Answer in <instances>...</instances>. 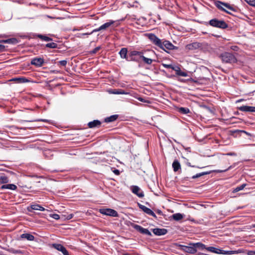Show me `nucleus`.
Returning a JSON list of instances; mask_svg holds the SVG:
<instances>
[{
    "mask_svg": "<svg viewBox=\"0 0 255 255\" xmlns=\"http://www.w3.org/2000/svg\"><path fill=\"white\" fill-rule=\"evenodd\" d=\"M187 165L188 166H190V167H197V166H194V165H192L190 162H187ZM198 168H199V167H198Z\"/></svg>",
    "mask_w": 255,
    "mask_h": 255,
    "instance_id": "4d7b16f0",
    "label": "nucleus"
},
{
    "mask_svg": "<svg viewBox=\"0 0 255 255\" xmlns=\"http://www.w3.org/2000/svg\"><path fill=\"white\" fill-rule=\"evenodd\" d=\"M99 212L104 215L113 217H118V212L111 208H102L99 209Z\"/></svg>",
    "mask_w": 255,
    "mask_h": 255,
    "instance_id": "20e7f679",
    "label": "nucleus"
},
{
    "mask_svg": "<svg viewBox=\"0 0 255 255\" xmlns=\"http://www.w3.org/2000/svg\"><path fill=\"white\" fill-rule=\"evenodd\" d=\"M162 65L163 66V67H164V68H170L173 70H174V69H175V66H174L172 64H164V63H162Z\"/></svg>",
    "mask_w": 255,
    "mask_h": 255,
    "instance_id": "ea45409f",
    "label": "nucleus"
},
{
    "mask_svg": "<svg viewBox=\"0 0 255 255\" xmlns=\"http://www.w3.org/2000/svg\"><path fill=\"white\" fill-rule=\"evenodd\" d=\"M172 167L174 172H177L181 169V165L178 160H174L172 163Z\"/></svg>",
    "mask_w": 255,
    "mask_h": 255,
    "instance_id": "412c9836",
    "label": "nucleus"
},
{
    "mask_svg": "<svg viewBox=\"0 0 255 255\" xmlns=\"http://www.w3.org/2000/svg\"><path fill=\"white\" fill-rule=\"evenodd\" d=\"M113 93H114L115 94H124V92L117 91L115 92H113Z\"/></svg>",
    "mask_w": 255,
    "mask_h": 255,
    "instance_id": "864d4df0",
    "label": "nucleus"
},
{
    "mask_svg": "<svg viewBox=\"0 0 255 255\" xmlns=\"http://www.w3.org/2000/svg\"><path fill=\"white\" fill-rule=\"evenodd\" d=\"M0 43H8V44H16L18 40L15 38H11L5 40H2L0 41Z\"/></svg>",
    "mask_w": 255,
    "mask_h": 255,
    "instance_id": "f3484780",
    "label": "nucleus"
},
{
    "mask_svg": "<svg viewBox=\"0 0 255 255\" xmlns=\"http://www.w3.org/2000/svg\"><path fill=\"white\" fill-rule=\"evenodd\" d=\"M115 22V21L114 20H110L108 22H107L105 23L104 24H102L101 26V28L102 30H105V29L108 28V27H110Z\"/></svg>",
    "mask_w": 255,
    "mask_h": 255,
    "instance_id": "4be33fe9",
    "label": "nucleus"
},
{
    "mask_svg": "<svg viewBox=\"0 0 255 255\" xmlns=\"http://www.w3.org/2000/svg\"><path fill=\"white\" fill-rule=\"evenodd\" d=\"M211 173V171H210L203 172H201V173H197L196 175H193L192 177V179H196V178L200 177H201V176H202L203 175L209 174Z\"/></svg>",
    "mask_w": 255,
    "mask_h": 255,
    "instance_id": "cd10ccee",
    "label": "nucleus"
},
{
    "mask_svg": "<svg viewBox=\"0 0 255 255\" xmlns=\"http://www.w3.org/2000/svg\"><path fill=\"white\" fill-rule=\"evenodd\" d=\"M174 71L176 72V75L183 77H187L188 74L186 72L182 71L178 66H175Z\"/></svg>",
    "mask_w": 255,
    "mask_h": 255,
    "instance_id": "aec40b11",
    "label": "nucleus"
},
{
    "mask_svg": "<svg viewBox=\"0 0 255 255\" xmlns=\"http://www.w3.org/2000/svg\"><path fill=\"white\" fill-rule=\"evenodd\" d=\"M150 210H151L150 209L148 208V209H147V210L146 211V212L145 213L146 214H148V213H149V212H150Z\"/></svg>",
    "mask_w": 255,
    "mask_h": 255,
    "instance_id": "052dcab7",
    "label": "nucleus"
},
{
    "mask_svg": "<svg viewBox=\"0 0 255 255\" xmlns=\"http://www.w3.org/2000/svg\"><path fill=\"white\" fill-rule=\"evenodd\" d=\"M73 215L72 214H70L68 216V219H71L73 218Z\"/></svg>",
    "mask_w": 255,
    "mask_h": 255,
    "instance_id": "13d9d810",
    "label": "nucleus"
},
{
    "mask_svg": "<svg viewBox=\"0 0 255 255\" xmlns=\"http://www.w3.org/2000/svg\"><path fill=\"white\" fill-rule=\"evenodd\" d=\"M11 81L17 82L18 83H24L27 81V80L23 78H15L12 79Z\"/></svg>",
    "mask_w": 255,
    "mask_h": 255,
    "instance_id": "72a5a7b5",
    "label": "nucleus"
},
{
    "mask_svg": "<svg viewBox=\"0 0 255 255\" xmlns=\"http://www.w3.org/2000/svg\"><path fill=\"white\" fill-rule=\"evenodd\" d=\"M9 181L8 178L6 176H0V184L7 183Z\"/></svg>",
    "mask_w": 255,
    "mask_h": 255,
    "instance_id": "7c9ffc66",
    "label": "nucleus"
},
{
    "mask_svg": "<svg viewBox=\"0 0 255 255\" xmlns=\"http://www.w3.org/2000/svg\"><path fill=\"white\" fill-rule=\"evenodd\" d=\"M53 247L59 251H61L63 248L64 247L63 245L59 244H53Z\"/></svg>",
    "mask_w": 255,
    "mask_h": 255,
    "instance_id": "e433bc0d",
    "label": "nucleus"
},
{
    "mask_svg": "<svg viewBox=\"0 0 255 255\" xmlns=\"http://www.w3.org/2000/svg\"><path fill=\"white\" fill-rule=\"evenodd\" d=\"M5 49V46L3 45L0 44V51H3Z\"/></svg>",
    "mask_w": 255,
    "mask_h": 255,
    "instance_id": "5fc2aeb1",
    "label": "nucleus"
},
{
    "mask_svg": "<svg viewBox=\"0 0 255 255\" xmlns=\"http://www.w3.org/2000/svg\"><path fill=\"white\" fill-rule=\"evenodd\" d=\"M36 36L45 41H50L52 40V39L51 38L45 35L38 34L36 35Z\"/></svg>",
    "mask_w": 255,
    "mask_h": 255,
    "instance_id": "393cba45",
    "label": "nucleus"
},
{
    "mask_svg": "<svg viewBox=\"0 0 255 255\" xmlns=\"http://www.w3.org/2000/svg\"><path fill=\"white\" fill-rule=\"evenodd\" d=\"M178 112L182 114H187L190 112L188 108L184 107L179 108L178 109Z\"/></svg>",
    "mask_w": 255,
    "mask_h": 255,
    "instance_id": "bb28decb",
    "label": "nucleus"
},
{
    "mask_svg": "<svg viewBox=\"0 0 255 255\" xmlns=\"http://www.w3.org/2000/svg\"><path fill=\"white\" fill-rule=\"evenodd\" d=\"M194 245L195 246V249L196 250L197 248L201 250L206 249V246L201 243H195Z\"/></svg>",
    "mask_w": 255,
    "mask_h": 255,
    "instance_id": "c756f323",
    "label": "nucleus"
},
{
    "mask_svg": "<svg viewBox=\"0 0 255 255\" xmlns=\"http://www.w3.org/2000/svg\"><path fill=\"white\" fill-rule=\"evenodd\" d=\"M102 30V29L101 28V26H100L99 28H96V29H94V30H93L91 32V33H93L94 32H96L101 31Z\"/></svg>",
    "mask_w": 255,
    "mask_h": 255,
    "instance_id": "8fccbe9b",
    "label": "nucleus"
},
{
    "mask_svg": "<svg viewBox=\"0 0 255 255\" xmlns=\"http://www.w3.org/2000/svg\"><path fill=\"white\" fill-rule=\"evenodd\" d=\"M244 100V99H240L238 101V102H242V101H243Z\"/></svg>",
    "mask_w": 255,
    "mask_h": 255,
    "instance_id": "69168bd1",
    "label": "nucleus"
},
{
    "mask_svg": "<svg viewBox=\"0 0 255 255\" xmlns=\"http://www.w3.org/2000/svg\"><path fill=\"white\" fill-rule=\"evenodd\" d=\"M44 63V59L40 57H35L31 61V64L36 67H41Z\"/></svg>",
    "mask_w": 255,
    "mask_h": 255,
    "instance_id": "1a4fd4ad",
    "label": "nucleus"
},
{
    "mask_svg": "<svg viewBox=\"0 0 255 255\" xmlns=\"http://www.w3.org/2000/svg\"><path fill=\"white\" fill-rule=\"evenodd\" d=\"M172 219L175 221H180L183 218V216L181 213H176L172 215Z\"/></svg>",
    "mask_w": 255,
    "mask_h": 255,
    "instance_id": "a878e982",
    "label": "nucleus"
},
{
    "mask_svg": "<svg viewBox=\"0 0 255 255\" xmlns=\"http://www.w3.org/2000/svg\"><path fill=\"white\" fill-rule=\"evenodd\" d=\"M92 33H84L83 35H90Z\"/></svg>",
    "mask_w": 255,
    "mask_h": 255,
    "instance_id": "e2e57ef3",
    "label": "nucleus"
},
{
    "mask_svg": "<svg viewBox=\"0 0 255 255\" xmlns=\"http://www.w3.org/2000/svg\"><path fill=\"white\" fill-rule=\"evenodd\" d=\"M239 111L244 112H255V107L242 106L238 108Z\"/></svg>",
    "mask_w": 255,
    "mask_h": 255,
    "instance_id": "9d476101",
    "label": "nucleus"
},
{
    "mask_svg": "<svg viewBox=\"0 0 255 255\" xmlns=\"http://www.w3.org/2000/svg\"><path fill=\"white\" fill-rule=\"evenodd\" d=\"M119 54L122 59H125L127 61L129 55H128V49L127 48H122L120 51Z\"/></svg>",
    "mask_w": 255,
    "mask_h": 255,
    "instance_id": "ddd939ff",
    "label": "nucleus"
},
{
    "mask_svg": "<svg viewBox=\"0 0 255 255\" xmlns=\"http://www.w3.org/2000/svg\"><path fill=\"white\" fill-rule=\"evenodd\" d=\"M181 249L184 252L186 253H188L189 254H194L197 252V250L195 249V246L194 244H190L189 246H181Z\"/></svg>",
    "mask_w": 255,
    "mask_h": 255,
    "instance_id": "0eeeda50",
    "label": "nucleus"
},
{
    "mask_svg": "<svg viewBox=\"0 0 255 255\" xmlns=\"http://www.w3.org/2000/svg\"><path fill=\"white\" fill-rule=\"evenodd\" d=\"M222 253L220 254L223 255H231L235 254H238L239 252L237 251H224L222 250V252H221Z\"/></svg>",
    "mask_w": 255,
    "mask_h": 255,
    "instance_id": "c85d7f7f",
    "label": "nucleus"
},
{
    "mask_svg": "<svg viewBox=\"0 0 255 255\" xmlns=\"http://www.w3.org/2000/svg\"><path fill=\"white\" fill-rule=\"evenodd\" d=\"M206 250L209 252L216 253L217 254H220L221 253H222L221 252H222V250L215 248L214 247H207L206 248Z\"/></svg>",
    "mask_w": 255,
    "mask_h": 255,
    "instance_id": "6ab92c4d",
    "label": "nucleus"
},
{
    "mask_svg": "<svg viewBox=\"0 0 255 255\" xmlns=\"http://www.w3.org/2000/svg\"><path fill=\"white\" fill-rule=\"evenodd\" d=\"M0 255H4L0 252Z\"/></svg>",
    "mask_w": 255,
    "mask_h": 255,
    "instance_id": "774afa93",
    "label": "nucleus"
},
{
    "mask_svg": "<svg viewBox=\"0 0 255 255\" xmlns=\"http://www.w3.org/2000/svg\"><path fill=\"white\" fill-rule=\"evenodd\" d=\"M209 24L212 27L220 29H226L228 27V24L224 20L217 18H213L209 20Z\"/></svg>",
    "mask_w": 255,
    "mask_h": 255,
    "instance_id": "7ed1b4c3",
    "label": "nucleus"
},
{
    "mask_svg": "<svg viewBox=\"0 0 255 255\" xmlns=\"http://www.w3.org/2000/svg\"><path fill=\"white\" fill-rule=\"evenodd\" d=\"M59 65L62 66H65L67 64V61L66 60H61L58 62Z\"/></svg>",
    "mask_w": 255,
    "mask_h": 255,
    "instance_id": "c03bdc74",
    "label": "nucleus"
},
{
    "mask_svg": "<svg viewBox=\"0 0 255 255\" xmlns=\"http://www.w3.org/2000/svg\"><path fill=\"white\" fill-rule=\"evenodd\" d=\"M249 255H255V251H250L248 253Z\"/></svg>",
    "mask_w": 255,
    "mask_h": 255,
    "instance_id": "6e6d98bb",
    "label": "nucleus"
},
{
    "mask_svg": "<svg viewBox=\"0 0 255 255\" xmlns=\"http://www.w3.org/2000/svg\"><path fill=\"white\" fill-rule=\"evenodd\" d=\"M223 4L224 5V6L225 7H226V8H227L228 9H229L230 10H231L233 11H236L235 8H234L232 6H231L230 4H229L228 3L223 2Z\"/></svg>",
    "mask_w": 255,
    "mask_h": 255,
    "instance_id": "58836bf2",
    "label": "nucleus"
},
{
    "mask_svg": "<svg viewBox=\"0 0 255 255\" xmlns=\"http://www.w3.org/2000/svg\"><path fill=\"white\" fill-rule=\"evenodd\" d=\"M8 251L12 254H21L23 253V252L20 250H15L13 248H10L8 250Z\"/></svg>",
    "mask_w": 255,
    "mask_h": 255,
    "instance_id": "f704fd0d",
    "label": "nucleus"
},
{
    "mask_svg": "<svg viewBox=\"0 0 255 255\" xmlns=\"http://www.w3.org/2000/svg\"><path fill=\"white\" fill-rule=\"evenodd\" d=\"M230 49L235 51H237L239 49V47L237 46H231L230 47Z\"/></svg>",
    "mask_w": 255,
    "mask_h": 255,
    "instance_id": "de8ad7c7",
    "label": "nucleus"
},
{
    "mask_svg": "<svg viewBox=\"0 0 255 255\" xmlns=\"http://www.w3.org/2000/svg\"><path fill=\"white\" fill-rule=\"evenodd\" d=\"M30 208L32 210H33L44 211L45 210V208L43 207L42 206L37 204L31 205L30 206Z\"/></svg>",
    "mask_w": 255,
    "mask_h": 255,
    "instance_id": "5701e85b",
    "label": "nucleus"
},
{
    "mask_svg": "<svg viewBox=\"0 0 255 255\" xmlns=\"http://www.w3.org/2000/svg\"><path fill=\"white\" fill-rule=\"evenodd\" d=\"M138 207L139 208L141 209L144 213L146 212L147 209H148V208L146 207V206L142 205L141 204H138Z\"/></svg>",
    "mask_w": 255,
    "mask_h": 255,
    "instance_id": "79ce46f5",
    "label": "nucleus"
},
{
    "mask_svg": "<svg viewBox=\"0 0 255 255\" xmlns=\"http://www.w3.org/2000/svg\"><path fill=\"white\" fill-rule=\"evenodd\" d=\"M131 190L132 192L135 194L139 198H142L144 197V193L141 190L140 188L137 186H132L131 187Z\"/></svg>",
    "mask_w": 255,
    "mask_h": 255,
    "instance_id": "6e6552de",
    "label": "nucleus"
},
{
    "mask_svg": "<svg viewBox=\"0 0 255 255\" xmlns=\"http://www.w3.org/2000/svg\"><path fill=\"white\" fill-rule=\"evenodd\" d=\"M135 53H142V51H138L136 50L131 51L129 52V57L128 58V61H134L137 63L139 62L140 58L139 55L135 54Z\"/></svg>",
    "mask_w": 255,
    "mask_h": 255,
    "instance_id": "39448f33",
    "label": "nucleus"
},
{
    "mask_svg": "<svg viewBox=\"0 0 255 255\" xmlns=\"http://www.w3.org/2000/svg\"><path fill=\"white\" fill-rule=\"evenodd\" d=\"M45 46L46 47L50 48H57L58 47V45H57V43H56L51 42V43H48L46 44L45 45Z\"/></svg>",
    "mask_w": 255,
    "mask_h": 255,
    "instance_id": "c9c22d12",
    "label": "nucleus"
},
{
    "mask_svg": "<svg viewBox=\"0 0 255 255\" xmlns=\"http://www.w3.org/2000/svg\"><path fill=\"white\" fill-rule=\"evenodd\" d=\"M249 5L255 7V0H245Z\"/></svg>",
    "mask_w": 255,
    "mask_h": 255,
    "instance_id": "a19ab883",
    "label": "nucleus"
},
{
    "mask_svg": "<svg viewBox=\"0 0 255 255\" xmlns=\"http://www.w3.org/2000/svg\"><path fill=\"white\" fill-rule=\"evenodd\" d=\"M226 155L228 156H236L237 154L235 152H228Z\"/></svg>",
    "mask_w": 255,
    "mask_h": 255,
    "instance_id": "3c124183",
    "label": "nucleus"
},
{
    "mask_svg": "<svg viewBox=\"0 0 255 255\" xmlns=\"http://www.w3.org/2000/svg\"><path fill=\"white\" fill-rule=\"evenodd\" d=\"M252 227L253 228H255V224L252 225Z\"/></svg>",
    "mask_w": 255,
    "mask_h": 255,
    "instance_id": "338daca9",
    "label": "nucleus"
},
{
    "mask_svg": "<svg viewBox=\"0 0 255 255\" xmlns=\"http://www.w3.org/2000/svg\"><path fill=\"white\" fill-rule=\"evenodd\" d=\"M138 100H139L140 101H141V102H143V99H142V98H139V99H138Z\"/></svg>",
    "mask_w": 255,
    "mask_h": 255,
    "instance_id": "0e129e2a",
    "label": "nucleus"
},
{
    "mask_svg": "<svg viewBox=\"0 0 255 255\" xmlns=\"http://www.w3.org/2000/svg\"><path fill=\"white\" fill-rule=\"evenodd\" d=\"M143 53V51H142V53H135V54L139 55V58H141L145 63L148 65L151 64L153 62V60L144 56Z\"/></svg>",
    "mask_w": 255,
    "mask_h": 255,
    "instance_id": "4468645a",
    "label": "nucleus"
},
{
    "mask_svg": "<svg viewBox=\"0 0 255 255\" xmlns=\"http://www.w3.org/2000/svg\"><path fill=\"white\" fill-rule=\"evenodd\" d=\"M219 57L222 62L226 63H235L237 62L236 56L232 53L225 52L221 54Z\"/></svg>",
    "mask_w": 255,
    "mask_h": 255,
    "instance_id": "f03ea898",
    "label": "nucleus"
},
{
    "mask_svg": "<svg viewBox=\"0 0 255 255\" xmlns=\"http://www.w3.org/2000/svg\"><path fill=\"white\" fill-rule=\"evenodd\" d=\"M50 217H51L52 218H53V219H54L55 220H59L60 219L59 215L57 214H51V215H50Z\"/></svg>",
    "mask_w": 255,
    "mask_h": 255,
    "instance_id": "37998d69",
    "label": "nucleus"
},
{
    "mask_svg": "<svg viewBox=\"0 0 255 255\" xmlns=\"http://www.w3.org/2000/svg\"><path fill=\"white\" fill-rule=\"evenodd\" d=\"M152 232L155 235L162 236L164 235L167 233V230L165 229L155 228L152 229Z\"/></svg>",
    "mask_w": 255,
    "mask_h": 255,
    "instance_id": "f8f14e48",
    "label": "nucleus"
},
{
    "mask_svg": "<svg viewBox=\"0 0 255 255\" xmlns=\"http://www.w3.org/2000/svg\"><path fill=\"white\" fill-rule=\"evenodd\" d=\"M60 252H61L64 255H69L68 252L65 247H64Z\"/></svg>",
    "mask_w": 255,
    "mask_h": 255,
    "instance_id": "a18cd8bd",
    "label": "nucleus"
},
{
    "mask_svg": "<svg viewBox=\"0 0 255 255\" xmlns=\"http://www.w3.org/2000/svg\"><path fill=\"white\" fill-rule=\"evenodd\" d=\"M157 213L158 214L160 215V214H161L162 212H161V211H160V210H158V211H157Z\"/></svg>",
    "mask_w": 255,
    "mask_h": 255,
    "instance_id": "680f3d73",
    "label": "nucleus"
},
{
    "mask_svg": "<svg viewBox=\"0 0 255 255\" xmlns=\"http://www.w3.org/2000/svg\"><path fill=\"white\" fill-rule=\"evenodd\" d=\"M0 189H9V190H15L17 189V186L13 184H5V185H2Z\"/></svg>",
    "mask_w": 255,
    "mask_h": 255,
    "instance_id": "a211bd4d",
    "label": "nucleus"
},
{
    "mask_svg": "<svg viewBox=\"0 0 255 255\" xmlns=\"http://www.w3.org/2000/svg\"><path fill=\"white\" fill-rule=\"evenodd\" d=\"M21 239H26L28 241H32L34 240V237L30 234L24 233L20 235Z\"/></svg>",
    "mask_w": 255,
    "mask_h": 255,
    "instance_id": "dca6fc26",
    "label": "nucleus"
},
{
    "mask_svg": "<svg viewBox=\"0 0 255 255\" xmlns=\"http://www.w3.org/2000/svg\"><path fill=\"white\" fill-rule=\"evenodd\" d=\"M147 36L150 41L159 48L167 52V50H173L177 49V47L175 46L169 41L165 39H160L156 35L153 33H148Z\"/></svg>",
    "mask_w": 255,
    "mask_h": 255,
    "instance_id": "f257e3e1",
    "label": "nucleus"
},
{
    "mask_svg": "<svg viewBox=\"0 0 255 255\" xmlns=\"http://www.w3.org/2000/svg\"><path fill=\"white\" fill-rule=\"evenodd\" d=\"M118 118V115H114L111 116L110 117H107L105 119V122L106 123H110L114 121H115Z\"/></svg>",
    "mask_w": 255,
    "mask_h": 255,
    "instance_id": "b1692460",
    "label": "nucleus"
},
{
    "mask_svg": "<svg viewBox=\"0 0 255 255\" xmlns=\"http://www.w3.org/2000/svg\"><path fill=\"white\" fill-rule=\"evenodd\" d=\"M21 122H43L45 123H48L49 120L46 119H37V120H25V121H21Z\"/></svg>",
    "mask_w": 255,
    "mask_h": 255,
    "instance_id": "473e14b6",
    "label": "nucleus"
},
{
    "mask_svg": "<svg viewBox=\"0 0 255 255\" xmlns=\"http://www.w3.org/2000/svg\"><path fill=\"white\" fill-rule=\"evenodd\" d=\"M236 164L235 163V164H234V165L230 166L228 168H227L225 170H215L214 171V172H215L216 173L225 172H226L227 171L232 169V168L236 166Z\"/></svg>",
    "mask_w": 255,
    "mask_h": 255,
    "instance_id": "2f4dec72",
    "label": "nucleus"
},
{
    "mask_svg": "<svg viewBox=\"0 0 255 255\" xmlns=\"http://www.w3.org/2000/svg\"><path fill=\"white\" fill-rule=\"evenodd\" d=\"M148 215H150L155 218H157L156 215L151 210L150 211Z\"/></svg>",
    "mask_w": 255,
    "mask_h": 255,
    "instance_id": "09e8293b",
    "label": "nucleus"
},
{
    "mask_svg": "<svg viewBox=\"0 0 255 255\" xmlns=\"http://www.w3.org/2000/svg\"><path fill=\"white\" fill-rule=\"evenodd\" d=\"M113 172L117 175H119L120 174V172L118 169H114Z\"/></svg>",
    "mask_w": 255,
    "mask_h": 255,
    "instance_id": "603ef678",
    "label": "nucleus"
},
{
    "mask_svg": "<svg viewBox=\"0 0 255 255\" xmlns=\"http://www.w3.org/2000/svg\"><path fill=\"white\" fill-rule=\"evenodd\" d=\"M223 4V2H222L221 1H216L215 2V6L219 9L226 12L228 14H232V13L228 11V10H227L226 9H225L224 7H223V6L224 5Z\"/></svg>",
    "mask_w": 255,
    "mask_h": 255,
    "instance_id": "2eb2a0df",
    "label": "nucleus"
},
{
    "mask_svg": "<svg viewBox=\"0 0 255 255\" xmlns=\"http://www.w3.org/2000/svg\"><path fill=\"white\" fill-rule=\"evenodd\" d=\"M198 255H208V254H206L205 253H199L198 254Z\"/></svg>",
    "mask_w": 255,
    "mask_h": 255,
    "instance_id": "bf43d9fd",
    "label": "nucleus"
},
{
    "mask_svg": "<svg viewBox=\"0 0 255 255\" xmlns=\"http://www.w3.org/2000/svg\"><path fill=\"white\" fill-rule=\"evenodd\" d=\"M247 184H243L238 187H237L234 190V192H237L240 190H243L246 186Z\"/></svg>",
    "mask_w": 255,
    "mask_h": 255,
    "instance_id": "4c0bfd02",
    "label": "nucleus"
},
{
    "mask_svg": "<svg viewBox=\"0 0 255 255\" xmlns=\"http://www.w3.org/2000/svg\"><path fill=\"white\" fill-rule=\"evenodd\" d=\"M101 122L98 120H95L92 122H90L88 124V126L90 128H98L100 127Z\"/></svg>",
    "mask_w": 255,
    "mask_h": 255,
    "instance_id": "9b49d317",
    "label": "nucleus"
},
{
    "mask_svg": "<svg viewBox=\"0 0 255 255\" xmlns=\"http://www.w3.org/2000/svg\"><path fill=\"white\" fill-rule=\"evenodd\" d=\"M132 227L136 231L140 233L141 234L146 235L149 236H151L152 234L150 233V232L147 229L143 228L141 226L136 225V224H133L132 225Z\"/></svg>",
    "mask_w": 255,
    "mask_h": 255,
    "instance_id": "423d86ee",
    "label": "nucleus"
},
{
    "mask_svg": "<svg viewBox=\"0 0 255 255\" xmlns=\"http://www.w3.org/2000/svg\"><path fill=\"white\" fill-rule=\"evenodd\" d=\"M100 47H97L91 51V53L93 54H95L97 53L100 49Z\"/></svg>",
    "mask_w": 255,
    "mask_h": 255,
    "instance_id": "49530a36",
    "label": "nucleus"
}]
</instances>
